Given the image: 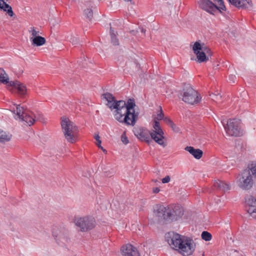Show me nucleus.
Returning <instances> with one entry per match:
<instances>
[{"instance_id": "obj_1", "label": "nucleus", "mask_w": 256, "mask_h": 256, "mask_svg": "<svg viewBox=\"0 0 256 256\" xmlns=\"http://www.w3.org/2000/svg\"><path fill=\"white\" fill-rule=\"evenodd\" d=\"M135 106L136 104L134 98L128 99L127 102L120 100L118 113L114 114L115 119L126 126H134L138 116V113L136 112L134 110Z\"/></svg>"}, {"instance_id": "obj_2", "label": "nucleus", "mask_w": 256, "mask_h": 256, "mask_svg": "<svg viewBox=\"0 0 256 256\" xmlns=\"http://www.w3.org/2000/svg\"><path fill=\"white\" fill-rule=\"evenodd\" d=\"M165 238L171 248L178 250L184 256L192 255L195 250L196 244L192 240L177 233L168 232Z\"/></svg>"}, {"instance_id": "obj_3", "label": "nucleus", "mask_w": 256, "mask_h": 256, "mask_svg": "<svg viewBox=\"0 0 256 256\" xmlns=\"http://www.w3.org/2000/svg\"><path fill=\"white\" fill-rule=\"evenodd\" d=\"M155 216L158 220L162 222L164 220H176L184 214V210L180 205H172L164 206H158L154 210Z\"/></svg>"}, {"instance_id": "obj_4", "label": "nucleus", "mask_w": 256, "mask_h": 256, "mask_svg": "<svg viewBox=\"0 0 256 256\" xmlns=\"http://www.w3.org/2000/svg\"><path fill=\"white\" fill-rule=\"evenodd\" d=\"M61 120V126L64 138L70 144L76 142L79 138L78 127L68 118L63 116Z\"/></svg>"}, {"instance_id": "obj_5", "label": "nucleus", "mask_w": 256, "mask_h": 256, "mask_svg": "<svg viewBox=\"0 0 256 256\" xmlns=\"http://www.w3.org/2000/svg\"><path fill=\"white\" fill-rule=\"evenodd\" d=\"M74 222L82 232H88L93 229L96 226L95 219L90 216L74 217Z\"/></svg>"}, {"instance_id": "obj_6", "label": "nucleus", "mask_w": 256, "mask_h": 256, "mask_svg": "<svg viewBox=\"0 0 256 256\" xmlns=\"http://www.w3.org/2000/svg\"><path fill=\"white\" fill-rule=\"evenodd\" d=\"M182 97L184 102L191 104H196L200 100V94L190 84L184 87Z\"/></svg>"}, {"instance_id": "obj_7", "label": "nucleus", "mask_w": 256, "mask_h": 256, "mask_svg": "<svg viewBox=\"0 0 256 256\" xmlns=\"http://www.w3.org/2000/svg\"><path fill=\"white\" fill-rule=\"evenodd\" d=\"M237 178V184L242 190H248L252 187L254 180L250 170H244Z\"/></svg>"}, {"instance_id": "obj_8", "label": "nucleus", "mask_w": 256, "mask_h": 256, "mask_svg": "<svg viewBox=\"0 0 256 256\" xmlns=\"http://www.w3.org/2000/svg\"><path fill=\"white\" fill-rule=\"evenodd\" d=\"M226 133L229 136H239L242 135L240 128V121L238 120L233 118L229 119L226 125L222 122Z\"/></svg>"}, {"instance_id": "obj_9", "label": "nucleus", "mask_w": 256, "mask_h": 256, "mask_svg": "<svg viewBox=\"0 0 256 256\" xmlns=\"http://www.w3.org/2000/svg\"><path fill=\"white\" fill-rule=\"evenodd\" d=\"M154 130L151 132V138L158 144L164 146L166 144L164 141V132L160 128L159 122L154 119Z\"/></svg>"}, {"instance_id": "obj_10", "label": "nucleus", "mask_w": 256, "mask_h": 256, "mask_svg": "<svg viewBox=\"0 0 256 256\" xmlns=\"http://www.w3.org/2000/svg\"><path fill=\"white\" fill-rule=\"evenodd\" d=\"M206 50V48H203L202 46V44L199 42H196L194 44L192 50L194 52L196 55L198 62H206L208 60V56L206 55V52H204V50Z\"/></svg>"}, {"instance_id": "obj_11", "label": "nucleus", "mask_w": 256, "mask_h": 256, "mask_svg": "<svg viewBox=\"0 0 256 256\" xmlns=\"http://www.w3.org/2000/svg\"><path fill=\"white\" fill-rule=\"evenodd\" d=\"M134 135L140 140L149 143L150 141L151 132L146 128L142 127L135 128L134 130Z\"/></svg>"}, {"instance_id": "obj_12", "label": "nucleus", "mask_w": 256, "mask_h": 256, "mask_svg": "<svg viewBox=\"0 0 256 256\" xmlns=\"http://www.w3.org/2000/svg\"><path fill=\"white\" fill-rule=\"evenodd\" d=\"M103 98L107 102L106 105L111 110L115 109L114 114L118 113V110L119 108V102L116 100L113 95L109 92L102 94Z\"/></svg>"}, {"instance_id": "obj_13", "label": "nucleus", "mask_w": 256, "mask_h": 256, "mask_svg": "<svg viewBox=\"0 0 256 256\" xmlns=\"http://www.w3.org/2000/svg\"><path fill=\"white\" fill-rule=\"evenodd\" d=\"M198 3L200 8L211 14H214V12L217 10H220L218 6L210 0H200Z\"/></svg>"}, {"instance_id": "obj_14", "label": "nucleus", "mask_w": 256, "mask_h": 256, "mask_svg": "<svg viewBox=\"0 0 256 256\" xmlns=\"http://www.w3.org/2000/svg\"><path fill=\"white\" fill-rule=\"evenodd\" d=\"M232 4L238 8L251 9L253 6L252 0H228Z\"/></svg>"}, {"instance_id": "obj_15", "label": "nucleus", "mask_w": 256, "mask_h": 256, "mask_svg": "<svg viewBox=\"0 0 256 256\" xmlns=\"http://www.w3.org/2000/svg\"><path fill=\"white\" fill-rule=\"evenodd\" d=\"M121 252L124 256H140L137 249L130 244L123 246Z\"/></svg>"}, {"instance_id": "obj_16", "label": "nucleus", "mask_w": 256, "mask_h": 256, "mask_svg": "<svg viewBox=\"0 0 256 256\" xmlns=\"http://www.w3.org/2000/svg\"><path fill=\"white\" fill-rule=\"evenodd\" d=\"M12 87H14L15 88L17 89L18 94L22 96L26 94L27 89L26 86L18 81H10L9 84L8 89L10 90Z\"/></svg>"}, {"instance_id": "obj_17", "label": "nucleus", "mask_w": 256, "mask_h": 256, "mask_svg": "<svg viewBox=\"0 0 256 256\" xmlns=\"http://www.w3.org/2000/svg\"><path fill=\"white\" fill-rule=\"evenodd\" d=\"M245 202L248 206V212L250 214L256 212V198L252 196H248L245 198Z\"/></svg>"}, {"instance_id": "obj_18", "label": "nucleus", "mask_w": 256, "mask_h": 256, "mask_svg": "<svg viewBox=\"0 0 256 256\" xmlns=\"http://www.w3.org/2000/svg\"><path fill=\"white\" fill-rule=\"evenodd\" d=\"M214 186L215 188L222 192H226L230 189V184L226 183L224 181L216 180L214 183Z\"/></svg>"}, {"instance_id": "obj_19", "label": "nucleus", "mask_w": 256, "mask_h": 256, "mask_svg": "<svg viewBox=\"0 0 256 256\" xmlns=\"http://www.w3.org/2000/svg\"><path fill=\"white\" fill-rule=\"evenodd\" d=\"M36 117L31 112H26L20 120L25 122L28 125H32L36 121Z\"/></svg>"}, {"instance_id": "obj_20", "label": "nucleus", "mask_w": 256, "mask_h": 256, "mask_svg": "<svg viewBox=\"0 0 256 256\" xmlns=\"http://www.w3.org/2000/svg\"><path fill=\"white\" fill-rule=\"evenodd\" d=\"M185 150L188 152L194 157L196 159H200L203 154L202 151L200 149H195L192 146H186Z\"/></svg>"}, {"instance_id": "obj_21", "label": "nucleus", "mask_w": 256, "mask_h": 256, "mask_svg": "<svg viewBox=\"0 0 256 256\" xmlns=\"http://www.w3.org/2000/svg\"><path fill=\"white\" fill-rule=\"evenodd\" d=\"M30 40L32 46H37L44 45L46 42L45 38L40 36L30 37Z\"/></svg>"}, {"instance_id": "obj_22", "label": "nucleus", "mask_w": 256, "mask_h": 256, "mask_svg": "<svg viewBox=\"0 0 256 256\" xmlns=\"http://www.w3.org/2000/svg\"><path fill=\"white\" fill-rule=\"evenodd\" d=\"M9 78L6 72L2 68H0V83L6 85L8 88H9Z\"/></svg>"}, {"instance_id": "obj_23", "label": "nucleus", "mask_w": 256, "mask_h": 256, "mask_svg": "<svg viewBox=\"0 0 256 256\" xmlns=\"http://www.w3.org/2000/svg\"><path fill=\"white\" fill-rule=\"evenodd\" d=\"M0 8L6 12L10 16H12L14 15L12 7L4 0H0Z\"/></svg>"}, {"instance_id": "obj_24", "label": "nucleus", "mask_w": 256, "mask_h": 256, "mask_svg": "<svg viewBox=\"0 0 256 256\" xmlns=\"http://www.w3.org/2000/svg\"><path fill=\"white\" fill-rule=\"evenodd\" d=\"M14 114H16L18 116V118L20 120L26 112L24 110L23 107L20 106V105H16V109L12 110Z\"/></svg>"}, {"instance_id": "obj_25", "label": "nucleus", "mask_w": 256, "mask_h": 256, "mask_svg": "<svg viewBox=\"0 0 256 256\" xmlns=\"http://www.w3.org/2000/svg\"><path fill=\"white\" fill-rule=\"evenodd\" d=\"M12 138V135L6 134L0 129V142H8Z\"/></svg>"}, {"instance_id": "obj_26", "label": "nucleus", "mask_w": 256, "mask_h": 256, "mask_svg": "<svg viewBox=\"0 0 256 256\" xmlns=\"http://www.w3.org/2000/svg\"><path fill=\"white\" fill-rule=\"evenodd\" d=\"M117 32H114L112 28L110 27V35L111 37V41L112 44L114 46L119 44L118 40L116 38Z\"/></svg>"}, {"instance_id": "obj_27", "label": "nucleus", "mask_w": 256, "mask_h": 256, "mask_svg": "<svg viewBox=\"0 0 256 256\" xmlns=\"http://www.w3.org/2000/svg\"><path fill=\"white\" fill-rule=\"evenodd\" d=\"M248 169L250 170L251 174L252 175L256 180V162H252L248 165Z\"/></svg>"}, {"instance_id": "obj_28", "label": "nucleus", "mask_w": 256, "mask_h": 256, "mask_svg": "<svg viewBox=\"0 0 256 256\" xmlns=\"http://www.w3.org/2000/svg\"><path fill=\"white\" fill-rule=\"evenodd\" d=\"M210 96L212 100L216 102H218L221 101L222 96L219 94V93H218L217 94L212 93L210 94Z\"/></svg>"}, {"instance_id": "obj_29", "label": "nucleus", "mask_w": 256, "mask_h": 256, "mask_svg": "<svg viewBox=\"0 0 256 256\" xmlns=\"http://www.w3.org/2000/svg\"><path fill=\"white\" fill-rule=\"evenodd\" d=\"M212 238V234L210 232H208L206 231H204L202 234V239H203L206 241H209V240H211Z\"/></svg>"}, {"instance_id": "obj_30", "label": "nucleus", "mask_w": 256, "mask_h": 256, "mask_svg": "<svg viewBox=\"0 0 256 256\" xmlns=\"http://www.w3.org/2000/svg\"><path fill=\"white\" fill-rule=\"evenodd\" d=\"M85 16L89 19L92 20L93 17V12L91 8H88L84 10Z\"/></svg>"}, {"instance_id": "obj_31", "label": "nucleus", "mask_w": 256, "mask_h": 256, "mask_svg": "<svg viewBox=\"0 0 256 256\" xmlns=\"http://www.w3.org/2000/svg\"><path fill=\"white\" fill-rule=\"evenodd\" d=\"M29 32L31 33L32 36V37H36L38 36V34L40 32L36 30L34 27H31L30 30H29Z\"/></svg>"}, {"instance_id": "obj_32", "label": "nucleus", "mask_w": 256, "mask_h": 256, "mask_svg": "<svg viewBox=\"0 0 256 256\" xmlns=\"http://www.w3.org/2000/svg\"><path fill=\"white\" fill-rule=\"evenodd\" d=\"M160 110L158 113L157 114L156 116L154 118V119H156L158 122L160 120H162L164 118V114L162 112V107L160 106Z\"/></svg>"}, {"instance_id": "obj_33", "label": "nucleus", "mask_w": 256, "mask_h": 256, "mask_svg": "<svg viewBox=\"0 0 256 256\" xmlns=\"http://www.w3.org/2000/svg\"><path fill=\"white\" fill-rule=\"evenodd\" d=\"M214 1L216 2H218V6L220 10H226V6L224 4L223 0H214Z\"/></svg>"}, {"instance_id": "obj_34", "label": "nucleus", "mask_w": 256, "mask_h": 256, "mask_svg": "<svg viewBox=\"0 0 256 256\" xmlns=\"http://www.w3.org/2000/svg\"><path fill=\"white\" fill-rule=\"evenodd\" d=\"M57 238V240H60L61 242L64 243L65 242H67L68 240V238L67 236H63L60 234L58 236Z\"/></svg>"}, {"instance_id": "obj_35", "label": "nucleus", "mask_w": 256, "mask_h": 256, "mask_svg": "<svg viewBox=\"0 0 256 256\" xmlns=\"http://www.w3.org/2000/svg\"><path fill=\"white\" fill-rule=\"evenodd\" d=\"M172 130L176 132H180V128L176 126V125L173 122L172 124L170 125Z\"/></svg>"}, {"instance_id": "obj_36", "label": "nucleus", "mask_w": 256, "mask_h": 256, "mask_svg": "<svg viewBox=\"0 0 256 256\" xmlns=\"http://www.w3.org/2000/svg\"><path fill=\"white\" fill-rule=\"evenodd\" d=\"M121 138L124 144H127L128 142V138L124 134H123L122 135Z\"/></svg>"}, {"instance_id": "obj_37", "label": "nucleus", "mask_w": 256, "mask_h": 256, "mask_svg": "<svg viewBox=\"0 0 256 256\" xmlns=\"http://www.w3.org/2000/svg\"><path fill=\"white\" fill-rule=\"evenodd\" d=\"M170 178L169 176H167L162 180L163 184L168 183L170 181Z\"/></svg>"}, {"instance_id": "obj_38", "label": "nucleus", "mask_w": 256, "mask_h": 256, "mask_svg": "<svg viewBox=\"0 0 256 256\" xmlns=\"http://www.w3.org/2000/svg\"><path fill=\"white\" fill-rule=\"evenodd\" d=\"M202 46L203 48H206L207 49L206 50H204L206 55L207 54L208 56L209 55H210V50L204 44H202Z\"/></svg>"}, {"instance_id": "obj_39", "label": "nucleus", "mask_w": 256, "mask_h": 256, "mask_svg": "<svg viewBox=\"0 0 256 256\" xmlns=\"http://www.w3.org/2000/svg\"><path fill=\"white\" fill-rule=\"evenodd\" d=\"M70 42L73 44H76L78 43V38L76 37H72L70 38Z\"/></svg>"}, {"instance_id": "obj_40", "label": "nucleus", "mask_w": 256, "mask_h": 256, "mask_svg": "<svg viewBox=\"0 0 256 256\" xmlns=\"http://www.w3.org/2000/svg\"><path fill=\"white\" fill-rule=\"evenodd\" d=\"M94 138L96 140V144H101V140H100V137L98 134H97L94 136Z\"/></svg>"}, {"instance_id": "obj_41", "label": "nucleus", "mask_w": 256, "mask_h": 256, "mask_svg": "<svg viewBox=\"0 0 256 256\" xmlns=\"http://www.w3.org/2000/svg\"><path fill=\"white\" fill-rule=\"evenodd\" d=\"M164 120L170 125L173 123V122L168 118H164Z\"/></svg>"}, {"instance_id": "obj_42", "label": "nucleus", "mask_w": 256, "mask_h": 256, "mask_svg": "<svg viewBox=\"0 0 256 256\" xmlns=\"http://www.w3.org/2000/svg\"><path fill=\"white\" fill-rule=\"evenodd\" d=\"M97 146L100 148L104 153H106L107 151L104 149L102 147V146H101V144H96Z\"/></svg>"}, {"instance_id": "obj_43", "label": "nucleus", "mask_w": 256, "mask_h": 256, "mask_svg": "<svg viewBox=\"0 0 256 256\" xmlns=\"http://www.w3.org/2000/svg\"><path fill=\"white\" fill-rule=\"evenodd\" d=\"M152 191H153V192L154 193V194H157L158 192H159L160 191V190L158 188H154L152 190Z\"/></svg>"}, {"instance_id": "obj_44", "label": "nucleus", "mask_w": 256, "mask_h": 256, "mask_svg": "<svg viewBox=\"0 0 256 256\" xmlns=\"http://www.w3.org/2000/svg\"><path fill=\"white\" fill-rule=\"evenodd\" d=\"M139 28L140 29V32H142V33H144V34L146 32V30L145 29H144L142 27H140Z\"/></svg>"}, {"instance_id": "obj_45", "label": "nucleus", "mask_w": 256, "mask_h": 256, "mask_svg": "<svg viewBox=\"0 0 256 256\" xmlns=\"http://www.w3.org/2000/svg\"><path fill=\"white\" fill-rule=\"evenodd\" d=\"M130 32L133 35H136V34L138 32V31H135L134 30H132L130 31Z\"/></svg>"}, {"instance_id": "obj_46", "label": "nucleus", "mask_w": 256, "mask_h": 256, "mask_svg": "<svg viewBox=\"0 0 256 256\" xmlns=\"http://www.w3.org/2000/svg\"><path fill=\"white\" fill-rule=\"evenodd\" d=\"M234 76H231L230 77V79H232V81L234 82Z\"/></svg>"}, {"instance_id": "obj_47", "label": "nucleus", "mask_w": 256, "mask_h": 256, "mask_svg": "<svg viewBox=\"0 0 256 256\" xmlns=\"http://www.w3.org/2000/svg\"><path fill=\"white\" fill-rule=\"evenodd\" d=\"M218 66H219V65H218V64H217L216 65V66H214V69L216 70V69H218Z\"/></svg>"}, {"instance_id": "obj_48", "label": "nucleus", "mask_w": 256, "mask_h": 256, "mask_svg": "<svg viewBox=\"0 0 256 256\" xmlns=\"http://www.w3.org/2000/svg\"><path fill=\"white\" fill-rule=\"evenodd\" d=\"M85 4H86V6H88L89 4H88V2H86V3Z\"/></svg>"}, {"instance_id": "obj_49", "label": "nucleus", "mask_w": 256, "mask_h": 256, "mask_svg": "<svg viewBox=\"0 0 256 256\" xmlns=\"http://www.w3.org/2000/svg\"><path fill=\"white\" fill-rule=\"evenodd\" d=\"M40 116H40H40H39V117H38V118H37V119H38H38H40Z\"/></svg>"}]
</instances>
